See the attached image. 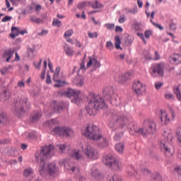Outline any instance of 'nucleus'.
Wrapping results in <instances>:
<instances>
[{
  "label": "nucleus",
  "instance_id": "nucleus-9",
  "mask_svg": "<svg viewBox=\"0 0 181 181\" xmlns=\"http://www.w3.org/2000/svg\"><path fill=\"white\" fill-rule=\"evenodd\" d=\"M20 107H18V105H16V108L14 110V114L16 115L18 118H22V114H25L26 110H25V105H26L27 108L29 110L30 106L28 105V101L23 100L22 103L19 102Z\"/></svg>",
  "mask_w": 181,
  "mask_h": 181
},
{
  "label": "nucleus",
  "instance_id": "nucleus-12",
  "mask_svg": "<svg viewBox=\"0 0 181 181\" xmlns=\"http://www.w3.org/2000/svg\"><path fill=\"white\" fill-rule=\"evenodd\" d=\"M144 54L146 60H148V62H151V60H154V62H157V60H159V52L158 51L155 52L154 57H152V55L151 54V51L149 50H144Z\"/></svg>",
  "mask_w": 181,
  "mask_h": 181
},
{
  "label": "nucleus",
  "instance_id": "nucleus-10",
  "mask_svg": "<svg viewBox=\"0 0 181 181\" xmlns=\"http://www.w3.org/2000/svg\"><path fill=\"white\" fill-rule=\"evenodd\" d=\"M144 125L147 127L146 131L149 135H153L155 134V131H156V123H155V121L149 119H145Z\"/></svg>",
  "mask_w": 181,
  "mask_h": 181
},
{
  "label": "nucleus",
  "instance_id": "nucleus-39",
  "mask_svg": "<svg viewBox=\"0 0 181 181\" xmlns=\"http://www.w3.org/2000/svg\"><path fill=\"white\" fill-rule=\"evenodd\" d=\"M8 153L9 156H12L13 158H16L18 155V152L16 148H11L10 150H8Z\"/></svg>",
  "mask_w": 181,
  "mask_h": 181
},
{
  "label": "nucleus",
  "instance_id": "nucleus-51",
  "mask_svg": "<svg viewBox=\"0 0 181 181\" xmlns=\"http://www.w3.org/2000/svg\"><path fill=\"white\" fill-rule=\"evenodd\" d=\"M88 62H90V63H92V64H94V63H95V62H97V59H98V58H97L96 56H95V52H94L92 56H89V57H88Z\"/></svg>",
  "mask_w": 181,
  "mask_h": 181
},
{
  "label": "nucleus",
  "instance_id": "nucleus-30",
  "mask_svg": "<svg viewBox=\"0 0 181 181\" xmlns=\"http://www.w3.org/2000/svg\"><path fill=\"white\" fill-rule=\"evenodd\" d=\"M116 151L119 153L120 155H122L124 153V149H125V144L119 142V144L115 145Z\"/></svg>",
  "mask_w": 181,
  "mask_h": 181
},
{
  "label": "nucleus",
  "instance_id": "nucleus-45",
  "mask_svg": "<svg viewBox=\"0 0 181 181\" xmlns=\"http://www.w3.org/2000/svg\"><path fill=\"white\" fill-rule=\"evenodd\" d=\"M42 62H43L42 58L40 59L38 62H34L33 64L35 69H37V70H40V67H42Z\"/></svg>",
  "mask_w": 181,
  "mask_h": 181
},
{
  "label": "nucleus",
  "instance_id": "nucleus-61",
  "mask_svg": "<svg viewBox=\"0 0 181 181\" xmlns=\"http://www.w3.org/2000/svg\"><path fill=\"white\" fill-rule=\"evenodd\" d=\"M176 135L177 136L178 142H180V144H181V128L177 129Z\"/></svg>",
  "mask_w": 181,
  "mask_h": 181
},
{
  "label": "nucleus",
  "instance_id": "nucleus-43",
  "mask_svg": "<svg viewBox=\"0 0 181 181\" xmlns=\"http://www.w3.org/2000/svg\"><path fill=\"white\" fill-rule=\"evenodd\" d=\"M105 28H106V29L107 30H114V29L115 28V23H105L104 25Z\"/></svg>",
  "mask_w": 181,
  "mask_h": 181
},
{
  "label": "nucleus",
  "instance_id": "nucleus-18",
  "mask_svg": "<svg viewBox=\"0 0 181 181\" xmlns=\"http://www.w3.org/2000/svg\"><path fill=\"white\" fill-rule=\"evenodd\" d=\"M122 44V37L119 35L115 36V47L116 50H124L121 45Z\"/></svg>",
  "mask_w": 181,
  "mask_h": 181
},
{
  "label": "nucleus",
  "instance_id": "nucleus-16",
  "mask_svg": "<svg viewBox=\"0 0 181 181\" xmlns=\"http://www.w3.org/2000/svg\"><path fill=\"white\" fill-rule=\"evenodd\" d=\"M168 60H169L170 63H172V64H180L181 54H174L169 57Z\"/></svg>",
  "mask_w": 181,
  "mask_h": 181
},
{
  "label": "nucleus",
  "instance_id": "nucleus-59",
  "mask_svg": "<svg viewBox=\"0 0 181 181\" xmlns=\"http://www.w3.org/2000/svg\"><path fill=\"white\" fill-rule=\"evenodd\" d=\"M11 21H12V16H4L1 19V22L3 23L11 22Z\"/></svg>",
  "mask_w": 181,
  "mask_h": 181
},
{
  "label": "nucleus",
  "instance_id": "nucleus-57",
  "mask_svg": "<svg viewBox=\"0 0 181 181\" xmlns=\"http://www.w3.org/2000/svg\"><path fill=\"white\" fill-rule=\"evenodd\" d=\"M46 83L47 84H52V76H50L49 71H47Z\"/></svg>",
  "mask_w": 181,
  "mask_h": 181
},
{
  "label": "nucleus",
  "instance_id": "nucleus-33",
  "mask_svg": "<svg viewBox=\"0 0 181 181\" xmlns=\"http://www.w3.org/2000/svg\"><path fill=\"white\" fill-rule=\"evenodd\" d=\"M135 134H141L143 138H146L148 136V132H145V128L139 127V129H134Z\"/></svg>",
  "mask_w": 181,
  "mask_h": 181
},
{
  "label": "nucleus",
  "instance_id": "nucleus-14",
  "mask_svg": "<svg viewBox=\"0 0 181 181\" xmlns=\"http://www.w3.org/2000/svg\"><path fill=\"white\" fill-rule=\"evenodd\" d=\"M41 18H32L30 17L31 22H33L34 23H37V25H40V23H45V21H47L49 18L47 17V12H45L42 14H41Z\"/></svg>",
  "mask_w": 181,
  "mask_h": 181
},
{
  "label": "nucleus",
  "instance_id": "nucleus-36",
  "mask_svg": "<svg viewBox=\"0 0 181 181\" xmlns=\"http://www.w3.org/2000/svg\"><path fill=\"white\" fill-rule=\"evenodd\" d=\"M52 26H56L57 28H62L63 26V23L58 18H54L52 21Z\"/></svg>",
  "mask_w": 181,
  "mask_h": 181
},
{
  "label": "nucleus",
  "instance_id": "nucleus-26",
  "mask_svg": "<svg viewBox=\"0 0 181 181\" xmlns=\"http://www.w3.org/2000/svg\"><path fill=\"white\" fill-rule=\"evenodd\" d=\"M84 76L76 77L74 79V84H75L76 87H83V86H84Z\"/></svg>",
  "mask_w": 181,
  "mask_h": 181
},
{
  "label": "nucleus",
  "instance_id": "nucleus-5",
  "mask_svg": "<svg viewBox=\"0 0 181 181\" xmlns=\"http://www.w3.org/2000/svg\"><path fill=\"white\" fill-rule=\"evenodd\" d=\"M51 132H53L57 136L70 138L71 134H74V130L69 126H56L51 130Z\"/></svg>",
  "mask_w": 181,
  "mask_h": 181
},
{
  "label": "nucleus",
  "instance_id": "nucleus-35",
  "mask_svg": "<svg viewBox=\"0 0 181 181\" xmlns=\"http://www.w3.org/2000/svg\"><path fill=\"white\" fill-rule=\"evenodd\" d=\"M110 143L108 142V139L107 138H103L102 142L98 143L99 148H108Z\"/></svg>",
  "mask_w": 181,
  "mask_h": 181
},
{
  "label": "nucleus",
  "instance_id": "nucleus-50",
  "mask_svg": "<svg viewBox=\"0 0 181 181\" xmlns=\"http://www.w3.org/2000/svg\"><path fill=\"white\" fill-rule=\"evenodd\" d=\"M91 175L93 177H99V176L101 175V173H100V170H98V169H95L92 170Z\"/></svg>",
  "mask_w": 181,
  "mask_h": 181
},
{
  "label": "nucleus",
  "instance_id": "nucleus-60",
  "mask_svg": "<svg viewBox=\"0 0 181 181\" xmlns=\"http://www.w3.org/2000/svg\"><path fill=\"white\" fill-rule=\"evenodd\" d=\"M8 118L6 117V115H4V112L0 114V125L1 124H4V121H6Z\"/></svg>",
  "mask_w": 181,
  "mask_h": 181
},
{
  "label": "nucleus",
  "instance_id": "nucleus-8",
  "mask_svg": "<svg viewBox=\"0 0 181 181\" xmlns=\"http://www.w3.org/2000/svg\"><path fill=\"white\" fill-rule=\"evenodd\" d=\"M82 151L84 152L86 156L89 159H99L100 158V153L98 151H96L93 146H88L84 149L82 146Z\"/></svg>",
  "mask_w": 181,
  "mask_h": 181
},
{
  "label": "nucleus",
  "instance_id": "nucleus-3",
  "mask_svg": "<svg viewBox=\"0 0 181 181\" xmlns=\"http://www.w3.org/2000/svg\"><path fill=\"white\" fill-rule=\"evenodd\" d=\"M56 149L54 144H49L41 147L40 150H37L35 153V159H51L54 156V153H52Z\"/></svg>",
  "mask_w": 181,
  "mask_h": 181
},
{
  "label": "nucleus",
  "instance_id": "nucleus-4",
  "mask_svg": "<svg viewBox=\"0 0 181 181\" xmlns=\"http://www.w3.org/2000/svg\"><path fill=\"white\" fill-rule=\"evenodd\" d=\"M97 129H98V127L95 126V124H92L91 126L90 124H88L85 127L84 132H82L81 134L83 136L90 141H100L103 138V134H97Z\"/></svg>",
  "mask_w": 181,
  "mask_h": 181
},
{
  "label": "nucleus",
  "instance_id": "nucleus-55",
  "mask_svg": "<svg viewBox=\"0 0 181 181\" xmlns=\"http://www.w3.org/2000/svg\"><path fill=\"white\" fill-rule=\"evenodd\" d=\"M27 138L29 139H37V135H36L34 132H30L28 133Z\"/></svg>",
  "mask_w": 181,
  "mask_h": 181
},
{
  "label": "nucleus",
  "instance_id": "nucleus-48",
  "mask_svg": "<svg viewBox=\"0 0 181 181\" xmlns=\"http://www.w3.org/2000/svg\"><path fill=\"white\" fill-rule=\"evenodd\" d=\"M138 7L136 6L133 9H128V8H124V11H127V13H133L134 15L136 14L138 12Z\"/></svg>",
  "mask_w": 181,
  "mask_h": 181
},
{
  "label": "nucleus",
  "instance_id": "nucleus-32",
  "mask_svg": "<svg viewBox=\"0 0 181 181\" xmlns=\"http://www.w3.org/2000/svg\"><path fill=\"white\" fill-rule=\"evenodd\" d=\"M128 169H130V171H127L128 176L132 177V176H136L138 175V171L135 169V167L132 165L129 166Z\"/></svg>",
  "mask_w": 181,
  "mask_h": 181
},
{
  "label": "nucleus",
  "instance_id": "nucleus-6",
  "mask_svg": "<svg viewBox=\"0 0 181 181\" xmlns=\"http://www.w3.org/2000/svg\"><path fill=\"white\" fill-rule=\"evenodd\" d=\"M132 91L136 95H142L143 91H146V85H144L141 81H134L132 83ZM143 89V91H142Z\"/></svg>",
  "mask_w": 181,
  "mask_h": 181
},
{
  "label": "nucleus",
  "instance_id": "nucleus-24",
  "mask_svg": "<svg viewBox=\"0 0 181 181\" xmlns=\"http://www.w3.org/2000/svg\"><path fill=\"white\" fill-rule=\"evenodd\" d=\"M160 149L162 152H164L167 158H170V156L173 155L169 147H168V146L165 144H163V145L160 146Z\"/></svg>",
  "mask_w": 181,
  "mask_h": 181
},
{
  "label": "nucleus",
  "instance_id": "nucleus-41",
  "mask_svg": "<svg viewBox=\"0 0 181 181\" xmlns=\"http://www.w3.org/2000/svg\"><path fill=\"white\" fill-rule=\"evenodd\" d=\"M36 50V45H33V47H30L29 46H28V48H27V52H28V54H27V57H30V53L33 54L35 53Z\"/></svg>",
  "mask_w": 181,
  "mask_h": 181
},
{
  "label": "nucleus",
  "instance_id": "nucleus-2",
  "mask_svg": "<svg viewBox=\"0 0 181 181\" xmlns=\"http://www.w3.org/2000/svg\"><path fill=\"white\" fill-rule=\"evenodd\" d=\"M57 95L58 97H60V98L63 97H65V98H72L71 103H72V104H75L78 107L81 105L83 100L86 101L85 98L87 97L86 93H81V90L73 89L70 87L66 88V90L64 91L58 90Z\"/></svg>",
  "mask_w": 181,
  "mask_h": 181
},
{
  "label": "nucleus",
  "instance_id": "nucleus-23",
  "mask_svg": "<svg viewBox=\"0 0 181 181\" xmlns=\"http://www.w3.org/2000/svg\"><path fill=\"white\" fill-rule=\"evenodd\" d=\"M104 102L107 101V103H112V100L114 98H112V95H111V91L107 90V92L105 93V90H103V91Z\"/></svg>",
  "mask_w": 181,
  "mask_h": 181
},
{
  "label": "nucleus",
  "instance_id": "nucleus-47",
  "mask_svg": "<svg viewBox=\"0 0 181 181\" xmlns=\"http://www.w3.org/2000/svg\"><path fill=\"white\" fill-rule=\"evenodd\" d=\"M32 173H33V170H32V168H26L24 170L23 176L28 177V176H30Z\"/></svg>",
  "mask_w": 181,
  "mask_h": 181
},
{
  "label": "nucleus",
  "instance_id": "nucleus-20",
  "mask_svg": "<svg viewBox=\"0 0 181 181\" xmlns=\"http://www.w3.org/2000/svg\"><path fill=\"white\" fill-rule=\"evenodd\" d=\"M105 166H109V168H115V169H121L119 168V162L117 159H114L113 161H108V159L105 160Z\"/></svg>",
  "mask_w": 181,
  "mask_h": 181
},
{
  "label": "nucleus",
  "instance_id": "nucleus-22",
  "mask_svg": "<svg viewBox=\"0 0 181 181\" xmlns=\"http://www.w3.org/2000/svg\"><path fill=\"white\" fill-rule=\"evenodd\" d=\"M55 84H54V87L55 88H62V87H64L65 86H69V83L66 81V80H62L60 78L54 81Z\"/></svg>",
  "mask_w": 181,
  "mask_h": 181
},
{
  "label": "nucleus",
  "instance_id": "nucleus-25",
  "mask_svg": "<svg viewBox=\"0 0 181 181\" xmlns=\"http://www.w3.org/2000/svg\"><path fill=\"white\" fill-rule=\"evenodd\" d=\"M63 49L66 56H69V57H73V56H74V51L73 49H71V47H70L69 44L65 42V45L63 47Z\"/></svg>",
  "mask_w": 181,
  "mask_h": 181
},
{
  "label": "nucleus",
  "instance_id": "nucleus-15",
  "mask_svg": "<svg viewBox=\"0 0 181 181\" xmlns=\"http://www.w3.org/2000/svg\"><path fill=\"white\" fill-rule=\"evenodd\" d=\"M86 59H87V53H85L80 63V68L77 70V77L83 76V75L80 74L81 70H82L83 71H86L87 70V68H86Z\"/></svg>",
  "mask_w": 181,
  "mask_h": 181
},
{
  "label": "nucleus",
  "instance_id": "nucleus-54",
  "mask_svg": "<svg viewBox=\"0 0 181 181\" xmlns=\"http://www.w3.org/2000/svg\"><path fill=\"white\" fill-rule=\"evenodd\" d=\"M169 28L170 30H173V32H175V30L177 29V25L173 22H170L169 25Z\"/></svg>",
  "mask_w": 181,
  "mask_h": 181
},
{
  "label": "nucleus",
  "instance_id": "nucleus-46",
  "mask_svg": "<svg viewBox=\"0 0 181 181\" xmlns=\"http://www.w3.org/2000/svg\"><path fill=\"white\" fill-rule=\"evenodd\" d=\"M87 4H88V1H84L82 2H80L77 4L76 8L77 9H84L85 6H87Z\"/></svg>",
  "mask_w": 181,
  "mask_h": 181
},
{
  "label": "nucleus",
  "instance_id": "nucleus-27",
  "mask_svg": "<svg viewBox=\"0 0 181 181\" xmlns=\"http://www.w3.org/2000/svg\"><path fill=\"white\" fill-rule=\"evenodd\" d=\"M46 171L48 172L50 176H53V175L56 174V163H49L47 165V168Z\"/></svg>",
  "mask_w": 181,
  "mask_h": 181
},
{
  "label": "nucleus",
  "instance_id": "nucleus-17",
  "mask_svg": "<svg viewBox=\"0 0 181 181\" xmlns=\"http://www.w3.org/2000/svg\"><path fill=\"white\" fill-rule=\"evenodd\" d=\"M13 57V52L11 50V48L5 49L2 54V58L6 59V62L9 63L11 59Z\"/></svg>",
  "mask_w": 181,
  "mask_h": 181
},
{
  "label": "nucleus",
  "instance_id": "nucleus-21",
  "mask_svg": "<svg viewBox=\"0 0 181 181\" xmlns=\"http://www.w3.org/2000/svg\"><path fill=\"white\" fill-rule=\"evenodd\" d=\"M88 5L93 8V9H101L104 8V4H101L98 0L93 1H88Z\"/></svg>",
  "mask_w": 181,
  "mask_h": 181
},
{
  "label": "nucleus",
  "instance_id": "nucleus-53",
  "mask_svg": "<svg viewBox=\"0 0 181 181\" xmlns=\"http://www.w3.org/2000/svg\"><path fill=\"white\" fill-rule=\"evenodd\" d=\"M57 146L59 148V151H61L62 153H64V151L67 148V144H58Z\"/></svg>",
  "mask_w": 181,
  "mask_h": 181
},
{
  "label": "nucleus",
  "instance_id": "nucleus-38",
  "mask_svg": "<svg viewBox=\"0 0 181 181\" xmlns=\"http://www.w3.org/2000/svg\"><path fill=\"white\" fill-rule=\"evenodd\" d=\"M73 33H74L73 28L67 30L64 34V39L70 38L71 36H73Z\"/></svg>",
  "mask_w": 181,
  "mask_h": 181
},
{
  "label": "nucleus",
  "instance_id": "nucleus-1",
  "mask_svg": "<svg viewBox=\"0 0 181 181\" xmlns=\"http://www.w3.org/2000/svg\"><path fill=\"white\" fill-rule=\"evenodd\" d=\"M85 103H88L86 110L90 117H95L98 114V111L105 112L108 110V104L104 101V98L100 97L98 100L94 92L90 91L88 93V95L85 98Z\"/></svg>",
  "mask_w": 181,
  "mask_h": 181
},
{
  "label": "nucleus",
  "instance_id": "nucleus-7",
  "mask_svg": "<svg viewBox=\"0 0 181 181\" xmlns=\"http://www.w3.org/2000/svg\"><path fill=\"white\" fill-rule=\"evenodd\" d=\"M20 35H21V36H23V35H28V30H21V27L12 25L11 28V33L8 35V37L13 40H15V39H16V37H18V36Z\"/></svg>",
  "mask_w": 181,
  "mask_h": 181
},
{
  "label": "nucleus",
  "instance_id": "nucleus-28",
  "mask_svg": "<svg viewBox=\"0 0 181 181\" xmlns=\"http://www.w3.org/2000/svg\"><path fill=\"white\" fill-rule=\"evenodd\" d=\"M40 169L38 170V172L41 176H45V172L46 170V160L45 159H40Z\"/></svg>",
  "mask_w": 181,
  "mask_h": 181
},
{
  "label": "nucleus",
  "instance_id": "nucleus-63",
  "mask_svg": "<svg viewBox=\"0 0 181 181\" xmlns=\"http://www.w3.org/2000/svg\"><path fill=\"white\" fill-rule=\"evenodd\" d=\"M105 46L106 49H110V50L114 49V44L111 41H107Z\"/></svg>",
  "mask_w": 181,
  "mask_h": 181
},
{
  "label": "nucleus",
  "instance_id": "nucleus-40",
  "mask_svg": "<svg viewBox=\"0 0 181 181\" xmlns=\"http://www.w3.org/2000/svg\"><path fill=\"white\" fill-rule=\"evenodd\" d=\"M159 76L160 77H163L165 76V64H159Z\"/></svg>",
  "mask_w": 181,
  "mask_h": 181
},
{
  "label": "nucleus",
  "instance_id": "nucleus-13",
  "mask_svg": "<svg viewBox=\"0 0 181 181\" xmlns=\"http://www.w3.org/2000/svg\"><path fill=\"white\" fill-rule=\"evenodd\" d=\"M149 73L152 77L156 78L159 76V63H153L149 68Z\"/></svg>",
  "mask_w": 181,
  "mask_h": 181
},
{
  "label": "nucleus",
  "instance_id": "nucleus-56",
  "mask_svg": "<svg viewBox=\"0 0 181 181\" xmlns=\"http://www.w3.org/2000/svg\"><path fill=\"white\" fill-rule=\"evenodd\" d=\"M48 61V67L49 70L51 73H54V69H53V63H52V61H50V58L47 59Z\"/></svg>",
  "mask_w": 181,
  "mask_h": 181
},
{
  "label": "nucleus",
  "instance_id": "nucleus-58",
  "mask_svg": "<svg viewBox=\"0 0 181 181\" xmlns=\"http://www.w3.org/2000/svg\"><path fill=\"white\" fill-rule=\"evenodd\" d=\"M141 26H142V23H135L134 27V30H136V32L141 30Z\"/></svg>",
  "mask_w": 181,
  "mask_h": 181
},
{
  "label": "nucleus",
  "instance_id": "nucleus-44",
  "mask_svg": "<svg viewBox=\"0 0 181 181\" xmlns=\"http://www.w3.org/2000/svg\"><path fill=\"white\" fill-rule=\"evenodd\" d=\"M152 35H153V31L152 30H146L144 31V37H146V39H151V36H152Z\"/></svg>",
  "mask_w": 181,
  "mask_h": 181
},
{
  "label": "nucleus",
  "instance_id": "nucleus-29",
  "mask_svg": "<svg viewBox=\"0 0 181 181\" xmlns=\"http://www.w3.org/2000/svg\"><path fill=\"white\" fill-rule=\"evenodd\" d=\"M71 156L73 159H83V155L80 153V150H72L71 152Z\"/></svg>",
  "mask_w": 181,
  "mask_h": 181
},
{
  "label": "nucleus",
  "instance_id": "nucleus-37",
  "mask_svg": "<svg viewBox=\"0 0 181 181\" xmlns=\"http://www.w3.org/2000/svg\"><path fill=\"white\" fill-rule=\"evenodd\" d=\"M173 92L174 94L177 96V98L179 101H181V93H180V89L179 86H177L175 88H173Z\"/></svg>",
  "mask_w": 181,
  "mask_h": 181
},
{
  "label": "nucleus",
  "instance_id": "nucleus-52",
  "mask_svg": "<svg viewBox=\"0 0 181 181\" xmlns=\"http://www.w3.org/2000/svg\"><path fill=\"white\" fill-rule=\"evenodd\" d=\"M88 37H90V39H94V37L95 39H97V37H98V32H94V33L88 32Z\"/></svg>",
  "mask_w": 181,
  "mask_h": 181
},
{
  "label": "nucleus",
  "instance_id": "nucleus-62",
  "mask_svg": "<svg viewBox=\"0 0 181 181\" xmlns=\"http://www.w3.org/2000/svg\"><path fill=\"white\" fill-rule=\"evenodd\" d=\"M174 172H175V173H177L179 176H181V165H176L174 168Z\"/></svg>",
  "mask_w": 181,
  "mask_h": 181
},
{
  "label": "nucleus",
  "instance_id": "nucleus-64",
  "mask_svg": "<svg viewBox=\"0 0 181 181\" xmlns=\"http://www.w3.org/2000/svg\"><path fill=\"white\" fill-rule=\"evenodd\" d=\"M108 181H122V180L119 175H115L112 176V180H108Z\"/></svg>",
  "mask_w": 181,
  "mask_h": 181
},
{
  "label": "nucleus",
  "instance_id": "nucleus-11",
  "mask_svg": "<svg viewBox=\"0 0 181 181\" xmlns=\"http://www.w3.org/2000/svg\"><path fill=\"white\" fill-rule=\"evenodd\" d=\"M132 77V72L127 71L124 74L119 75V79H118V84H120L121 86H125L127 83V81L129 80H131V78Z\"/></svg>",
  "mask_w": 181,
  "mask_h": 181
},
{
  "label": "nucleus",
  "instance_id": "nucleus-34",
  "mask_svg": "<svg viewBox=\"0 0 181 181\" xmlns=\"http://www.w3.org/2000/svg\"><path fill=\"white\" fill-rule=\"evenodd\" d=\"M124 36L126 39L124 41L125 45H127V46H131L132 43H134V39L129 38V34H128L127 33H124Z\"/></svg>",
  "mask_w": 181,
  "mask_h": 181
},
{
  "label": "nucleus",
  "instance_id": "nucleus-19",
  "mask_svg": "<svg viewBox=\"0 0 181 181\" xmlns=\"http://www.w3.org/2000/svg\"><path fill=\"white\" fill-rule=\"evenodd\" d=\"M161 116L160 119L163 123L162 125H168V122H170V118L168 117V113L163 110H160Z\"/></svg>",
  "mask_w": 181,
  "mask_h": 181
},
{
  "label": "nucleus",
  "instance_id": "nucleus-49",
  "mask_svg": "<svg viewBox=\"0 0 181 181\" xmlns=\"http://www.w3.org/2000/svg\"><path fill=\"white\" fill-rule=\"evenodd\" d=\"M159 173L156 172L151 175V181H159Z\"/></svg>",
  "mask_w": 181,
  "mask_h": 181
},
{
  "label": "nucleus",
  "instance_id": "nucleus-31",
  "mask_svg": "<svg viewBox=\"0 0 181 181\" xmlns=\"http://www.w3.org/2000/svg\"><path fill=\"white\" fill-rule=\"evenodd\" d=\"M40 117H42V115L39 112H37L33 115H30L29 120L30 122H32V124H33V122H36V121H39V119H40Z\"/></svg>",
  "mask_w": 181,
  "mask_h": 181
},
{
  "label": "nucleus",
  "instance_id": "nucleus-42",
  "mask_svg": "<svg viewBox=\"0 0 181 181\" xmlns=\"http://www.w3.org/2000/svg\"><path fill=\"white\" fill-rule=\"evenodd\" d=\"M163 135L164 138L166 139V141H172V139H173V136L170 134V132L164 131Z\"/></svg>",
  "mask_w": 181,
  "mask_h": 181
}]
</instances>
